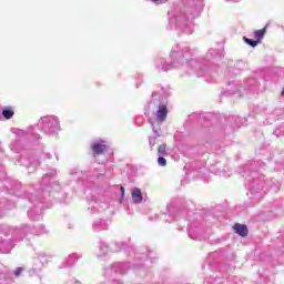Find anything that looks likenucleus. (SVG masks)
Wrapping results in <instances>:
<instances>
[{
  "instance_id": "cd10ccee",
  "label": "nucleus",
  "mask_w": 284,
  "mask_h": 284,
  "mask_svg": "<svg viewBox=\"0 0 284 284\" xmlns=\"http://www.w3.org/2000/svg\"><path fill=\"white\" fill-rule=\"evenodd\" d=\"M201 168H203V163H201V162H193V163L191 164V169H192L193 171L201 170Z\"/></svg>"
},
{
  "instance_id": "2f4dec72",
  "label": "nucleus",
  "mask_w": 284,
  "mask_h": 284,
  "mask_svg": "<svg viewBox=\"0 0 284 284\" xmlns=\"http://www.w3.org/2000/svg\"><path fill=\"white\" fill-rule=\"evenodd\" d=\"M120 196H121V199H123V196H125V187H123V186L120 187Z\"/></svg>"
},
{
  "instance_id": "423d86ee",
  "label": "nucleus",
  "mask_w": 284,
  "mask_h": 284,
  "mask_svg": "<svg viewBox=\"0 0 284 284\" xmlns=\"http://www.w3.org/2000/svg\"><path fill=\"white\" fill-rule=\"evenodd\" d=\"M36 128L47 136H58L61 132V122L57 115H45L39 119Z\"/></svg>"
},
{
  "instance_id": "f03ea898",
  "label": "nucleus",
  "mask_w": 284,
  "mask_h": 284,
  "mask_svg": "<svg viewBox=\"0 0 284 284\" xmlns=\"http://www.w3.org/2000/svg\"><path fill=\"white\" fill-rule=\"evenodd\" d=\"M53 196L59 203H68V194L61 190V184L57 182V169H49L47 173L42 175L40 187L33 193L28 195L24 193L23 199H28L29 203L33 204L28 211L30 221H41L43 219V203Z\"/></svg>"
},
{
  "instance_id": "f257e3e1",
  "label": "nucleus",
  "mask_w": 284,
  "mask_h": 284,
  "mask_svg": "<svg viewBox=\"0 0 284 284\" xmlns=\"http://www.w3.org/2000/svg\"><path fill=\"white\" fill-rule=\"evenodd\" d=\"M216 59H223V51L210 49L206 58L197 61L192 59L190 45L176 43L172 47L170 62L165 58H158L154 60V68L158 72H170L174 68H191L196 77H203L207 83H216L219 67L212 65V61H216Z\"/></svg>"
},
{
  "instance_id": "473e14b6",
  "label": "nucleus",
  "mask_w": 284,
  "mask_h": 284,
  "mask_svg": "<svg viewBox=\"0 0 284 284\" xmlns=\"http://www.w3.org/2000/svg\"><path fill=\"white\" fill-rule=\"evenodd\" d=\"M212 172H214L217 176H221V174H223V171H221V169L212 170Z\"/></svg>"
},
{
  "instance_id": "5701e85b",
  "label": "nucleus",
  "mask_w": 284,
  "mask_h": 284,
  "mask_svg": "<svg viewBox=\"0 0 284 284\" xmlns=\"http://www.w3.org/2000/svg\"><path fill=\"white\" fill-rule=\"evenodd\" d=\"M274 136H276L277 139H281L284 136V124L278 125L274 132H273Z\"/></svg>"
},
{
  "instance_id": "4be33fe9",
  "label": "nucleus",
  "mask_w": 284,
  "mask_h": 284,
  "mask_svg": "<svg viewBox=\"0 0 284 284\" xmlns=\"http://www.w3.org/2000/svg\"><path fill=\"white\" fill-rule=\"evenodd\" d=\"M114 248L113 252H121L128 247V244L125 242H114Z\"/></svg>"
},
{
  "instance_id": "f704fd0d",
  "label": "nucleus",
  "mask_w": 284,
  "mask_h": 284,
  "mask_svg": "<svg viewBox=\"0 0 284 284\" xmlns=\"http://www.w3.org/2000/svg\"><path fill=\"white\" fill-rule=\"evenodd\" d=\"M70 174H71V175L79 174V170L72 169V170L70 171Z\"/></svg>"
},
{
  "instance_id": "f3484780",
  "label": "nucleus",
  "mask_w": 284,
  "mask_h": 284,
  "mask_svg": "<svg viewBox=\"0 0 284 284\" xmlns=\"http://www.w3.org/2000/svg\"><path fill=\"white\" fill-rule=\"evenodd\" d=\"M104 141L95 142L92 144V152L93 154H104V152H108V145L103 144Z\"/></svg>"
},
{
  "instance_id": "9d476101",
  "label": "nucleus",
  "mask_w": 284,
  "mask_h": 284,
  "mask_svg": "<svg viewBox=\"0 0 284 284\" xmlns=\"http://www.w3.org/2000/svg\"><path fill=\"white\" fill-rule=\"evenodd\" d=\"M30 233L34 234L36 236H41L42 234H48V230L43 224L33 227H30L29 225H22L21 229L12 232V236L22 235L23 239H26V236H28Z\"/></svg>"
},
{
  "instance_id": "c85d7f7f",
  "label": "nucleus",
  "mask_w": 284,
  "mask_h": 284,
  "mask_svg": "<svg viewBox=\"0 0 284 284\" xmlns=\"http://www.w3.org/2000/svg\"><path fill=\"white\" fill-rule=\"evenodd\" d=\"M45 159H52V154H50V153H44V152L42 151V154H41V156H40V160H41V161H45Z\"/></svg>"
},
{
  "instance_id": "1a4fd4ad",
  "label": "nucleus",
  "mask_w": 284,
  "mask_h": 284,
  "mask_svg": "<svg viewBox=\"0 0 284 284\" xmlns=\"http://www.w3.org/2000/svg\"><path fill=\"white\" fill-rule=\"evenodd\" d=\"M19 229H9L8 235L11 236L10 239H2L0 237V252L1 254H10V251L12 247H14V243H19L20 241H23V236L20 235H12V232L17 231Z\"/></svg>"
},
{
  "instance_id": "2eb2a0df",
  "label": "nucleus",
  "mask_w": 284,
  "mask_h": 284,
  "mask_svg": "<svg viewBox=\"0 0 284 284\" xmlns=\"http://www.w3.org/2000/svg\"><path fill=\"white\" fill-rule=\"evenodd\" d=\"M16 134H17V136H28V134H30V136H32L37 141H39V139H41V135H39V133H37V126H29L26 131L18 129L16 131Z\"/></svg>"
},
{
  "instance_id": "c756f323",
  "label": "nucleus",
  "mask_w": 284,
  "mask_h": 284,
  "mask_svg": "<svg viewBox=\"0 0 284 284\" xmlns=\"http://www.w3.org/2000/svg\"><path fill=\"white\" fill-rule=\"evenodd\" d=\"M29 163H30V165H28L27 168H31L32 165H39V160H34V159L30 158Z\"/></svg>"
},
{
  "instance_id": "c9c22d12",
  "label": "nucleus",
  "mask_w": 284,
  "mask_h": 284,
  "mask_svg": "<svg viewBox=\"0 0 284 284\" xmlns=\"http://www.w3.org/2000/svg\"><path fill=\"white\" fill-rule=\"evenodd\" d=\"M226 1H233L234 3L239 2V0H226Z\"/></svg>"
},
{
  "instance_id": "dca6fc26",
  "label": "nucleus",
  "mask_w": 284,
  "mask_h": 284,
  "mask_svg": "<svg viewBox=\"0 0 284 284\" xmlns=\"http://www.w3.org/2000/svg\"><path fill=\"white\" fill-rule=\"evenodd\" d=\"M109 224L105 220H95L92 224V230H94V232H103L104 230H108Z\"/></svg>"
},
{
  "instance_id": "c03bdc74",
  "label": "nucleus",
  "mask_w": 284,
  "mask_h": 284,
  "mask_svg": "<svg viewBox=\"0 0 284 284\" xmlns=\"http://www.w3.org/2000/svg\"><path fill=\"white\" fill-rule=\"evenodd\" d=\"M230 72H231V71H229V77H230Z\"/></svg>"
},
{
  "instance_id": "0eeeda50",
  "label": "nucleus",
  "mask_w": 284,
  "mask_h": 284,
  "mask_svg": "<svg viewBox=\"0 0 284 284\" xmlns=\"http://www.w3.org/2000/svg\"><path fill=\"white\" fill-rule=\"evenodd\" d=\"M108 207H110V197L100 194L98 197H93L89 201L87 212L90 216H94V214H101V212H104Z\"/></svg>"
},
{
  "instance_id": "e433bc0d",
  "label": "nucleus",
  "mask_w": 284,
  "mask_h": 284,
  "mask_svg": "<svg viewBox=\"0 0 284 284\" xmlns=\"http://www.w3.org/2000/svg\"><path fill=\"white\" fill-rule=\"evenodd\" d=\"M154 3L159 2L160 0H152Z\"/></svg>"
},
{
  "instance_id": "7c9ffc66",
  "label": "nucleus",
  "mask_w": 284,
  "mask_h": 284,
  "mask_svg": "<svg viewBox=\"0 0 284 284\" xmlns=\"http://www.w3.org/2000/svg\"><path fill=\"white\" fill-rule=\"evenodd\" d=\"M22 272H23V267H17L14 271V276H21Z\"/></svg>"
},
{
  "instance_id": "bb28decb",
  "label": "nucleus",
  "mask_w": 284,
  "mask_h": 284,
  "mask_svg": "<svg viewBox=\"0 0 284 284\" xmlns=\"http://www.w3.org/2000/svg\"><path fill=\"white\" fill-rule=\"evenodd\" d=\"M158 164L160 165V168H165V165H168V160H165V158L163 156H159Z\"/></svg>"
},
{
  "instance_id": "6e6552de",
  "label": "nucleus",
  "mask_w": 284,
  "mask_h": 284,
  "mask_svg": "<svg viewBox=\"0 0 284 284\" xmlns=\"http://www.w3.org/2000/svg\"><path fill=\"white\" fill-rule=\"evenodd\" d=\"M130 270V263L128 262H116L104 268L103 276L108 281H114L116 274H128Z\"/></svg>"
},
{
  "instance_id": "aec40b11",
  "label": "nucleus",
  "mask_w": 284,
  "mask_h": 284,
  "mask_svg": "<svg viewBox=\"0 0 284 284\" xmlns=\"http://www.w3.org/2000/svg\"><path fill=\"white\" fill-rule=\"evenodd\" d=\"M266 32H267V28L254 31V39H256V41L258 43H261V41H263V38L265 37Z\"/></svg>"
},
{
  "instance_id": "a878e982",
  "label": "nucleus",
  "mask_w": 284,
  "mask_h": 284,
  "mask_svg": "<svg viewBox=\"0 0 284 284\" xmlns=\"http://www.w3.org/2000/svg\"><path fill=\"white\" fill-rule=\"evenodd\" d=\"M166 148H168L166 144H161V145H159V148H158V154H159L160 156H165V154H168Z\"/></svg>"
},
{
  "instance_id": "20e7f679",
  "label": "nucleus",
  "mask_w": 284,
  "mask_h": 284,
  "mask_svg": "<svg viewBox=\"0 0 284 284\" xmlns=\"http://www.w3.org/2000/svg\"><path fill=\"white\" fill-rule=\"evenodd\" d=\"M144 114L148 116V122L153 132V135L149 136V145L152 152L161 136V124L165 123L168 119V104L161 101V93L156 91L152 93L151 101L144 108Z\"/></svg>"
},
{
  "instance_id": "6ab92c4d",
  "label": "nucleus",
  "mask_w": 284,
  "mask_h": 284,
  "mask_svg": "<svg viewBox=\"0 0 284 284\" xmlns=\"http://www.w3.org/2000/svg\"><path fill=\"white\" fill-rule=\"evenodd\" d=\"M234 231L236 234H239L240 236H243V237L247 236V234H248L247 225H245V224H235Z\"/></svg>"
},
{
  "instance_id": "393cba45",
  "label": "nucleus",
  "mask_w": 284,
  "mask_h": 284,
  "mask_svg": "<svg viewBox=\"0 0 284 284\" xmlns=\"http://www.w3.org/2000/svg\"><path fill=\"white\" fill-rule=\"evenodd\" d=\"M243 39H244V42L247 43V45H251V48H256L260 43L256 40H252L247 37H244Z\"/></svg>"
},
{
  "instance_id": "79ce46f5",
  "label": "nucleus",
  "mask_w": 284,
  "mask_h": 284,
  "mask_svg": "<svg viewBox=\"0 0 284 284\" xmlns=\"http://www.w3.org/2000/svg\"><path fill=\"white\" fill-rule=\"evenodd\" d=\"M41 148H42V150H43V148H44L43 144L41 145Z\"/></svg>"
},
{
  "instance_id": "412c9836",
  "label": "nucleus",
  "mask_w": 284,
  "mask_h": 284,
  "mask_svg": "<svg viewBox=\"0 0 284 284\" xmlns=\"http://www.w3.org/2000/svg\"><path fill=\"white\" fill-rule=\"evenodd\" d=\"M2 116H4L7 120H10L14 116V111L10 109V106H7L2 110Z\"/></svg>"
},
{
  "instance_id": "b1692460",
  "label": "nucleus",
  "mask_w": 284,
  "mask_h": 284,
  "mask_svg": "<svg viewBox=\"0 0 284 284\" xmlns=\"http://www.w3.org/2000/svg\"><path fill=\"white\" fill-rule=\"evenodd\" d=\"M10 148L13 152H21V141L16 140L10 144Z\"/></svg>"
},
{
  "instance_id": "4468645a",
  "label": "nucleus",
  "mask_w": 284,
  "mask_h": 284,
  "mask_svg": "<svg viewBox=\"0 0 284 284\" xmlns=\"http://www.w3.org/2000/svg\"><path fill=\"white\" fill-rule=\"evenodd\" d=\"M81 258V254L71 253L64 262L61 263L60 270H65V267H74L77 265V261Z\"/></svg>"
},
{
  "instance_id": "a211bd4d",
  "label": "nucleus",
  "mask_w": 284,
  "mask_h": 284,
  "mask_svg": "<svg viewBox=\"0 0 284 284\" xmlns=\"http://www.w3.org/2000/svg\"><path fill=\"white\" fill-rule=\"evenodd\" d=\"M131 199L132 202L135 203V205H139V203H143V193H141V189H133L131 193Z\"/></svg>"
},
{
  "instance_id": "ea45409f",
  "label": "nucleus",
  "mask_w": 284,
  "mask_h": 284,
  "mask_svg": "<svg viewBox=\"0 0 284 284\" xmlns=\"http://www.w3.org/2000/svg\"><path fill=\"white\" fill-rule=\"evenodd\" d=\"M116 284H123V282H118Z\"/></svg>"
},
{
  "instance_id": "4c0bfd02",
  "label": "nucleus",
  "mask_w": 284,
  "mask_h": 284,
  "mask_svg": "<svg viewBox=\"0 0 284 284\" xmlns=\"http://www.w3.org/2000/svg\"><path fill=\"white\" fill-rule=\"evenodd\" d=\"M263 165H265V164H264V163H261V164H260V168H263Z\"/></svg>"
},
{
  "instance_id": "ddd939ff",
  "label": "nucleus",
  "mask_w": 284,
  "mask_h": 284,
  "mask_svg": "<svg viewBox=\"0 0 284 284\" xmlns=\"http://www.w3.org/2000/svg\"><path fill=\"white\" fill-rule=\"evenodd\" d=\"M112 250L110 248V244H108V242L103 240H100L98 242V248L95 251L97 258H99L100 261H103V258H105L108 254H110Z\"/></svg>"
},
{
  "instance_id": "f8f14e48",
  "label": "nucleus",
  "mask_w": 284,
  "mask_h": 284,
  "mask_svg": "<svg viewBox=\"0 0 284 284\" xmlns=\"http://www.w3.org/2000/svg\"><path fill=\"white\" fill-rule=\"evenodd\" d=\"M243 119L239 115H231L226 119L224 132L225 134H232L243 125Z\"/></svg>"
},
{
  "instance_id": "7ed1b4c3",
  "label": "nucleus",
  "mask_w": 284,
  "mask_h": 284,
  "mask_svg": "<svg viewBox=\"0 0 284 284\" xmlns=\"http://www.w3.org/2000/svg\"><path fill=\"white\" fill-rule=\"evenodd\" d=\"M184 8L169 11L168 30H180L183 34L194 32V19L203 12V0H182Z\"/></svg>"
},
{
  "instance_id": "37998d69",
  "label": "nucleus",
  "mask_w": 284,
  "mask_h": 284,
  "mask_svg": "<svg viewBox=\"0 0 284 284\" xmlns=\"http://www.w3.org/2000/svg\"><path fill=\"white\" fill-rule=\"evenodd\" d=\"M180 230L183 231V227H181Z\"/></svg>"
},
{
  "instance_id": "a19ab883",
  "label": "nucleus",
  "mask_w": 284,
  "mask_h": 284,
  "mask_svg": "<svg viewBox=\"0 0 284 284\" xmlns=\"http://www.w3.org/2000/svg\"><path fill=\"white\" fill-rule=\"evenodd\" d=\"M165 1H168V0H163V3H165Z\"/></svg>"
},
{
  "instance_id": "39448f33",
  "label": "nucleus",
  "mask_w": 284,
  "mask_h": 284,
  "mask_svg": "<svg viewBox=\"0 0 284 284\" xmlns=\"http://www.w3.org/2000/svg\"><path fill=\"white\" fill-rule=\"evenodd\" d=\"M256 170V164H251V166H245L244 178H245V185L247 190H250L251 194H261L263 190V175L258 174Z\"/></svg>"
},
{
  "instance_id": "9b49d317",
  "label": "nucleus",
  "mask_w": 284,
  "mask_h": 284,
  "mask_svg": "<svg viewBox=\"0 0 284 284\" xmlns=\"http://www.w3.org/2000/svg\"><path fill=\"white\" fill-rule=\"evenodd\" d=\"M45 265H48V256H45L43 253H40L37 257L33 258L32 267L29 270V274L31 276L41 274Z\"/></svg>"
},
{
  "instance_id": "58836bf2",
  "label": "nucleus",
  "mask_w": 284,
  "mask_h": 284,
  "mask_svg": "<svg viewBox=\"0 0 284 284\" xmlns=\"http://www.w3.org/2000/svg\"><path fill=\"white\" fill-rule=\"evenodd\" d=\"M206 284H214V282H206Z\"/></svg>"
},
{
  "instance_id": "72a5a7b5",
  "label": "nucleus",
  "mask_w": 284,
  "mask_h": 284,
  "mask_svg": "<svg viewBox=\"0 0 284 284\" xmlns=\"http://www.w3.org/2000/svg\"><path fill=\"white\" fill-rule=\"evenodd\" d=\"M169 216H170L171 219H174V207H171V209L169 210Z\"/></svg>"
}]
</instances>
